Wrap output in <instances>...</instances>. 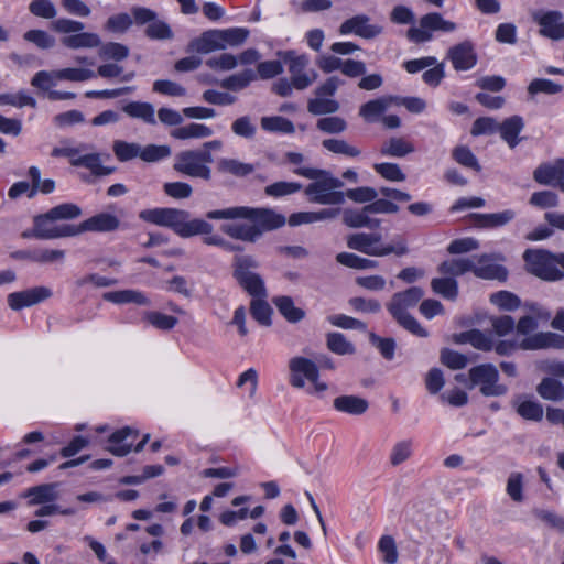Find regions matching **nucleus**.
Wrapping results in <instances>:
<instances>
[{
    "label": "nucleus",
    "mask_w": 564,
    "mask_h": 564,
    "mask_svg": "<svg viewBox=\"0 0 564 564\" xmlns=\"http://www.w3.org/2000/svg\"><path fill=\"white\" fill-rule=\"evenodd\" d=\"M143 221L167 227L182 238L213 232V225L200 218H189V213L184 209L171 207H155L143 209L139 213Z\"/></svg>",
    "instance_id": "1"
},
{
    "label": "nucleus",
    "mask_w": 564,
    "mask_h": 564,
    "mask_svg": "<svg viewBox=\"0 0 564 564\" xmlns=\"http://www.w3.org/2000/svg\"><path fill=\"white\" fill-rule=\"evenodd\" d=\"M296 175L312 180L305 187V195L311 203L319 205H341L345 203V194L339 191L344 183L332 175L329 171L314 167H297Z\"/></svg>",
    "instance_id": "2"
},
{
    "label": "nucleus",
    "mask_w": 564,
    "mask_h": 564,
    "mask_svg": "<svg viewBox=\"0 0 564 564\" xmlns=\"http://www.w3.org/2000/svg\"><path fill=\"white\" fill-rule=\"evenodd\" d=\"M423 296L424 291L421 288H409L402 292L394 293L387 303V310L393 319L405 330L417 337L425 338L429 336L427 330L408 312L409 308L415 307Z\"/></svg>",
    "instance_id": "3"
},
{
    "label": "nucleus",
    "mask_w": 564,
    "mask_h": 564,
    "mask_svg": "<svg viewBox=\"0 0 564 564\" xmlns=\"http://www.w3.org/2000/svg\"><path fill=\"white\" fill-rule=\"evenodd\" d=\"M206 218L210 220L220 219H248L261 231H270L282 227L285 217L270 208H253L248 206H235L224 209L209 210Z\"/></svg>",
    "instance_id": "4"
},
{
    "label": "nucleus",
    "mask_w": 564,
    "mask_h": 564,
    "mask_svg": "<svg viewBox=\"0 0 564 564\" xmlns=\"http://www.w3.org/2000/svg\"><path fill=\"white\" fill-rule=\"evenodd\" d=\"M438 271L442 274L452 276L473 272L476 276L481 279L505 280L507 278L506 269L494 263L491 257L488 254L447 260L441 263Z\"/></svg>",
    "instance_id": "5"
},
{
    "label": "nucleus",
    "mask_w": 564,
    "mask_h": 564,
    "mask_svg": "<svg viewBox=\"0 0 564 564\" xmlns=\"http://www.w3.org/2000/svg\"><path fill=\"white\" fill-rule=\"evenodd\" d=\"M347 247L370 257H397L409 252L406 240L400 236L394 237L389 243L383 242L379 232H356L347 237Z\"/></svg>",
    "instance_id": "6"
},
{
    "label": "nucleus",
    "mask_w": 564,
    "mask_h": 564,
    "mask_svg": "<svg viewBox=\"0 0 564 564\" xmlns=\"http://www.w3.org/2000/svg\"><path fill=\"white\" fill-rule=\"evenodd\" d=\"M85 24L83 22L68 18H59L51 23V29L54 32L65 34L61 43L67 48L78 50L100 46L101 40L99 35L91 32H83Z\"/></svg>",
    "instance_id": "7"
},
{
    "label": "nucleus",
    "mask_w": 564,
    "mask_h": 564,
    "mask_svg": "<svg viewBox=\"0 0 564 564\" xmlns=\"http://www.w3.org/2000/svg\"><path fill=\"white\" fill-rule=\"evenodd\" d=\"M112 151L119 162H128L139 158L145 163L162 161L171 155L169 145L148 144L141 145L138 142H128L124 140H115Z\"/></svg>",
    "instance_id": "8"
},
{
    "label": "nucleus",
    "mask_w": 564,
    "mask_h": 564,
    "mask_svg": "<svg viewBox=\"0 0 564 564\" xmlns=\"http://www.w3.org/2000/svg\"><path fill=\"white\" fill-rule=\"evenodd\" d=\"M469 388L479 387L485 397H500L507 393L508 388L499 383L498 369L492 364H481L469 369Z\"/></svg>",
    "instance_id": "9"
},
{
    "label": "nucleus",
    "mask_w": 564,
    "mask_h": 564,
    "mask_svg": "<svg viewBox=\"0 0 564 564\" xmlns=\"http://www.w3.org/2000/svg\"><path fill=\"white\" fill-rule=\"evenodd\" d=\"M523 258L530 273L549 281L563 278L562 271L557 268V256L543 250H527Z\"/></svg>",
    "instance_id": "10"
},
{
    "label": "nucleus",
    "mask_w": 564,
    "mask_h": 564,
    "mask_svg": "<svg viewBox=\"0 0 564 564\" xmlns=\"http://www.w3.org/2000/svg\"><path fill=\"white\" fill-rule=\"evenodd\" d=\"M56 221L57 220L51 217V213L48 210L44 214L34 216L33 229L30 236L42 240H51L76 236L75 225H57L55 224ZM23 236L29 237V234L24 232Z\"/></svg>",
    "instance_id": "11"
},
{
    "label": "nucleus",
    "mask_w": 564,
    "mask_h": 564,
    "mask_svg": "<svg viewBox=\"0 0 564 564\" xmlns=\"http://www.w3.org/2000/svg\"><path fill=\"white\" fill-rule=\"evenodd\" d=\"M455 29L456 24L444 20L440 13H427L420 19L419 26H412L406 31V37L419 44L431 41L434 31L452 32Z\"/></svg>",
    "instance_id": "12"
},
{
    "label": "nucleus",
    "mask_w": 564,
    "mask_h": 564,
    "mask_svg": "<svg viewBox=\"0 0 564 564\" xmlns=\"http://www.w3.org/2000/svg\"><path fill=\"white\" fill-rule=\"evenodd\" d=\"M279 55L289 64V72L294 88L305 89L317 78V73L314 69L306 70L310 59L305 54H296L293 51H289L279 53Z\"/></svg>",
    "instance_id": "13"
},
{
    "label": "nucleus",
    "mask_w": 564,
    "mask_h": 564,
    "mask_svg": "<svg viewBox=\"0 0 564 564\" xmlns=\"http://www.w3.org/2000/svg\"><path fill=\"white\" fill-rule=\"evenodd\" d=\"M289 383L296 389L305 387V380L316 381L319 378L318 366L313 360L296 356L289 360Z\"/></svg>",
    "instance_id": "14"
},
{
    "label": "nucleus",
    "mask_w": 564,
    "mask_h": 564,
    "mask_svg": "<svg viewBox=\"0 0 564 564\" xmlns=\"http://www.w3.org/2000/svg\"><path fill=\"white\" fill-rule=\"evenodd\" d=\"M532 19L540 26V34L554 41L564 39L563 13L557 10H535Z\"/></svg>",
    "instance_id": "15"
},
{
    "label": "nucleus",
    "mask_w": 564,
    "mask_h": 564,
    "mask_svg": "<svg viewBox=\"0 0 564 564\" xmlns=\"http://www.w3.org/2000/svg\"><path fill=\"white\" fill-rule=\"evenodd\" d=\"M173 169L186 176L210 180L212 170L208 165H203L197 158V151L187 150L180 152L173 165Z\"/></svg>",
    "instance_id": "16"
},
{
    "label": "nucleus",
    "mask_w": 564,
    "mask_h": 564,
    "mask_svg": "<svg viewBox=\"0 0 564 564\" xmlns=\"http://www.w3.org/2000/svg\"><path fill=\"white\" fill-rule=\"evenodd\" d=\"M383 28L378 24H371L370 18L366 14H357L344 21L339 26L341 35L355 34L366 40L379 36Z\"/></svg>",
    "instance_id": "17"
},
{
    "label": "nucleus",
    "mask_w": 564,
    "mask_h": 564,
    "mask_svg": "<svg viewBox=\"0 0 564 564\" xmlns=\"http://www.w3.org/2000/svg\"><path fill=\"white\" fill-rule=\"evenodd\" d=\"M52 295V291L45 286H36L8 295V304L13 311L37 304Z\"/></svg>",
    "instance_id": "18"
},
{
    "label": "nucleus",
    "mask_w": 564,
    "mask_h": 564,
    "mask_svg": "<svg viewBox=\"0 0 564 564\" xmlns=\"http://www.w3.org/2000/svg\"><path fill=\"white\" fill-rule=\"evenodd\" d=\"M447 58L456 70H469L477 64V54L470 41H464L447 51Z\"/></svg>",
    "instance_id": "19"
},
{
    "label": "nucleus",
    "mask_w": 564,
    "mask_h": 564,
    "mask_svg": "<svg viewBox=\"0 0 564 564\" xmlns=\"http://www.w3.org/2000/svg\"><path fill=\"white\" fill-rule=\"evenodd\" d=\"M120 227V220L117 216L109 213L97 214L79 225H75L76 236L86 231L109 232Z\"/></svg>",
    "instance_id": "20"
},
{
    "label": "nucleus",
    "mask_w": 564,
    "mask_h": 564,
    "mask_svg": "<svg viewBox=\"0 0 564 564\" xmlns=\"http://www.w3.org/2000/svg\"><path fill=\"white\" fill-rule=\"evenodd\" d=\"M533 178L541 185L558 187L564 178V159L540 164L533 172Z\"/></svg>",
    "instance_id": "21"
},
{
    "label": "nucleus",
    "mask_w": 564,
    "mask_h": 564,
    "mask_svg": "<svg viewBox=\"0 0 564 564\" xmlns=\"http://www.w3.org/2000/svg\"><path fill=\"white\" fill-rule=\"evenodd\" d=\"M523 350H534L543 348H564V336L555 333H539L533 336L525 337L520 341Z\"/></svg>",
    "instance_id": "22"
},
{
    "label": "nucleus",
    "mask_w": 564,
    "mask_h": 564,
    "mask_svg": "<svg viewBox=\"0 0 564 564\" xmlns=\"http://www.w3.org/2000/svg\"><path fill=\"white\" fill-rule=\"evenodd\" d=\"M188 48L189 51L198 54H208L224 50L220 30H208L203 32L198 37H195L189 42Z\"/></svg>",
    "instance_id": "23"
},
{
    "label": "nucleus",
    "mask_w": 564,
    "mask_h": 564,
    "mask_svg": "<svg viewBox=\"0 0 564 564\" xmlns=\"http://www.w3.org/2000/svg\"><path fill=\"white\" fill-rule=\"evenodd\" d=\"M457 344H470L474 348L482 351H490L495 346L492 334L479 329L463 332L455 337Z\"/></svg>",
    "instance_id": "24"
},
{
    "label": "nucleus",
    "mask_w": 564,
    "mask_h": 564,
    "mask_svg": "<svg viewBox=\"0 0 564 564\" xmlns=\"http://www.w3.org/2000/svg\"><path fill=\"white\" fill-rule=\"evenodd\" d=\"M333 406L336 411L341 413L349 415H361L367 412L369 403L361 397L346 394L335 398L333 401Z\"/></svg>",
    "instance_id": "25"
},
{
    "label": "nucleus",
    "mask_w": 564,
    "mask_h": 564,
    "mask_svg": "<svg viewBox=\"0 0 564 564\" xmlns=\"http://www.w3.org/2000/svg\"><path fill=\"white\" fill-rule=\"evenodd\" d=\"M370 215V212L366 210V206L360 210L345 209L343 212V221L350 228L376 229L380 226L381 220L378 218H371Z\"/></svg>",
    "instance_id": "26"
},
{
    "label": "nucleus",
    "mask_w": 564,
    "mask_h": 564,
    "mask_svg": "<svg viewBox=\"0 0 564 564\" xmlns=\"http://www.w3.org/2000/svg\"><path fill=\"white\" fill-rule=\"evenodd\" d=\"M523 128V118L516 115L505 119L501 123H499L498 132L500 133L501 139L507 142L511 149H514L521 141L519 134Z\"/></svg>",
    "instance_id": "27"
},
{
    "label": "nucleus",
    "mask_w": 564,
    "mask_h": 564,
    "mask_svg": "<svg viewBox=\"0 0 564 564\" xmlns=\"http://www.w3.org/2000/svg\"><path fill=\"white\" fill-rule=\"evenodd\" d=\"M473 225L479 228H494L500 227L510 223L514 217L516 213L511 209H506L499 213L492 214H470Z\"/></svg>",
    "instance_id": "28"
},
{
    "label": "nucleus",
    "mask_w": 564,
    "mask_h": 564,
    "mask_svg": "<svg viewBox=\"0 0 564 564\" xmlns=\"http://www.w3.org/2000/svg\"><path fill=\"white\" fill-rule=\"evenodd\" d=\"M138 436V431L129 426L113 432L109 437L108 451L116 456H126L131 451L132 443L128 438Z\"/></svg>",
    "instance_id": "29"
},
{
    "label": "nucleus",
    "mask_w": 564,
    "mask_h": 564,
    "mask_svg": "<svg viewBox=\"0 0 564 564\" xmlns=\"http://www.w3.org/2000/svg\"><path fill=\"white\" fill-rule=\"evenodd\" d=\"M399 97L383 96L370 100L359 108V116L367 122L376 121Z\"/></svg>",
    "instance_id": "30"
},
{
    "label": "nucleus",
    "mask_w": 564,
    "mask_h": 564,
    "mask_svg": "<svg viewBox=\"0 0 564 564\" xmlns=\"http://www.w3.org/2000/svg\"><path fill=\"white\" fill-rule=\"evenodd\" d=\"M56 488L57 484L54 482L33 486L23 494V497L29 498L30 506L48 503L57 499Z\"/></svg>",
    "instance_id": "31"
},
{
    "label": "nucleus",
    "mask_w": 564,
    "mask_h": 564,
    "mask_svg": "<svg viewBox=\"0 0 564 564\" xmlns=\"http://www.w3.org/2000/svg\"><path fill=\"white\" fill-rule=\"evenodd\" d=\"M220 229L229 237L247 242H254L261 237V231L252 224H224Z\"/></svg>",
    "instance_id": "32"
},
{
    "label": "nucleus",
    "mask_w": 564,
    "mask_h": 564,
    "mask_svg": "<svg viewBox=\"0 0 564 564\" xmlns=\"http://www.w3.org/2000/svg\"><path fill=\"white\" fill-rule=\"evenodd\" d=\"M74 166H83L88 169L96 176H106L111 174L115 169L104 166L101 155L99 153H87L79 155L70 161Z\"/></svg>",
    "instance_id": "33"
},
{
    "label": "nucleus",
    "mask_w": 564,
    "mask_h": 564,
    "mask_svg": "<svg viewBox=\"0 0 564 564\" xmlns=\"http://www.w3.org/2000/svg\"><path fill=\"white\" fill-rule=\"evenodd\" d=\"M104 299L115 304L135 303L138 305H150V300L138 290L111 291L104 294Z\"/></svg>",
    "instance_id": "34"
},
{
    "label": "nucleus",
    "mask_w": 564,
    "mask_h": 564,
    "mask_svg": "<svg viewBox=\"0 0 564 564\" xmlns=\"http://www.w3.org/2000/svg\"><path fill=\"white\" fill-rule=\"evenodd\" d=\"M124 113L131 118L140 119L148 124H155V110L149 102L131 101L123 107Z\"/></svg>",
    "instance_id": "35"
},
{
    "label": "nucleus",
    "mask_w": 564,
    "mask_h": 564,
    "mask_svg": "<svg viewBox=\"0 0 564 564\" xmlns=\"http://www.w3.org/2000/svg\"><path fill=\"white\" fill-rule=\"evenodd\" d=\"M217 170L223 174L243 177L254 172V165L236 159L223 158L217 162Z\"/></svg>",
    "instance_id": "36"
},
{
    "label": "nucleus",
    "mask_w": 564,
    "mask_h": 564,
    "mask_svg": "<svg viewBox=\"0 0 564 564\" xmlns=\"http://www.w3.org/2000/svg\"><path fill=\"white\" fill-rule=\"evenodd\" d=\"M213 129L203 123H189L187 126L175 128L171 131V135L178 140L203 139L210 137Z\"/></svg>",
    "instance_id": "37"
},
{
    "label": "nucleus",
    "mask_w": 564,
    "mask_h": 564,
    "mask_svg": "<svg viewBox=\"0 0 564 564\" xmlns=\"http://www.w3.org/2000/svg\"><path fill=\"white\" fill-rule=\"evenodd\" d=\"M539 395L549 401L564 400V384L554 378H544L536 387Z\"/></svg>",
    "instance_id": "38"
},
{
    "label": "nucleus",
    "mask_w": 564,
    "mask_h": 564,
    "mask_svg": "<svg viewBox=\"0 0 564 564\" xmlns=\"http://www.w3.org/2000/svg\"><path fill=\"white\" fill-rule=\"evenodd\" d=\"M257 79V74L253 69L247 68L240 73L230 75L220 82V86L225 89L239 91L245 89Z\"/></svg>",
    "instance_id": "39"
},
{
    "label": "nucleus",
    "mask_w": 564,
    "mask_h": 564,
    "mask_svg": "<svg viewBox=\"0 0 564 564\" xmlns=\"http://www.w3.org/2000/svg\"><path fill=\"white\" fill-rule=\"evenodd\" d=\"M273 303L281 315L290 323H297L305 317V312L296 307L290 296H278L273 299Z\"/></svg>",
    "instance_id": "40"
},
{
    "label": "nucleus",
    "mask_w": 564,
    "mask_h": 564,
    "mask_svg": "<svg viewBox=\"0 0 564 564\" xmlns=\"http://www.w3.org/2000/svg\"><path fill=\"white\" fill-rule=\"evenodd\" d=\"M234 272L232 275L238 283L246 280L248 276L253 275L254 269L258 268V262L251 256H236L234 258Z\"/></svg>",
    "instance_id": "41"
},
{
    "label": "nucleus",
    "mask_w": 564,
    "mask_h": 564,
    "mask_svg": "<svg viewBox=\"0 0 564 564\" xmlns=\"http://www.w3.org/2000/svg\"><path fill=\"white\" fill-rule=\"evenodd\" d=\"M380 152L387 156L403 158L414 152V147L403 138H391L383 143Z\"/></svg>",
    "instance_id": "42"
},
{
    "label": "nucleus",
    "mask_w": 564,
    "mask_h": 564,
    "mask_svg": "<svg viewBox=\"0 0 564 564\" xmlns=\"http://www.w3.org/2000/svg\"><path fill=\"white\" fill-rule=\"evenodd\" d=\"M431 288L446 300L454 301L458 295V284L453 278H435L431 281Z\"/></svg>",
    "instance_id": "43"
},
{
    "label": "nucleus",
    "mask_w": 564,
    "mask_h": 564,
    "mask_svg": "<svg viewBox=\"0 0 564 564\" xmlns=\"http://www.w3.org/2000/svg\"><path fill=\"white\" fill-rule=\"evenodd\" d=\"M517 413L524 420L539 422L543 419V406L532 400H518L514 402Z\"/></svg>",
    "instance_id": "44"
},
{
    "label": "nucleus",
    "mask_w": 564,
    "mask_h": 564,
    "mask_svg": "<svg viewBox=\"0 0 564 564\" xmlns=\"http://www.w3.org/2000/svg\"><path fill=\"white\" fill-rule=\"evenodd\" d=\"M339 102L328 97L316 96L307 102V110L315 116L328 115L338 111Z\"/></svg>",
    "instance_id": "45"
},
{
    "label": "nucleus",
    "mask_w": 564,
    "mask_h": 564,
    "mask_svg": "<svg viewBox=\"0 0 564 564\" xmlns=\"http://www.w3.org/2000/svg\"><path fill=\"white\" fill-rule=\"evenodd\" d=\"M336 261L341 265L357 270L375 269L378 265V262L375 260L362 258L350 252L338 253L336 256Z\"/></svg>",
    "instance_id": "46"
},
{
    "label": "nucleus",
    "mask_w": 564,
    "mask_h": 564,
    "mask_svg": "<svg viewBox=\"0 0 564 564\" xmlns=\"http://www.w3.org/2000/svg\"><path fill=\"white\" fill-rule=\"evenodd\" d=\"M261 128L268 132H280L285 134H291L295 131L293 122L280 116L262 117Z\"/></svg>",
    "instance_id": "47"
},
{
    "label": "nucleus",
    "mask_w": 564,
    "mask_h": 564,
    "mask_svg": "<svg viewBox=\"0 0 564 564\" xmlns=\"http://www.w3.org/2000/svg\"><path fill=\"white\" fill-rule=\"evenodd\" d=\"M326 345L332 352L337 355H352L356 351L355 346L341 333L327 334Z\"/></svg>",
    "instance_id": "48"
},
{
    "label": "nucleus",
    "mask_w": 564,
    "mask_h": 564,
    "mask_svg": "<svg viewBox=\"0 0 564 564\" xmlns=\"http://www.w3.org/2000/svg\"><path fill=\"white\" fill-rule=\"evenodd\" d=\"M250 312L252 317L261 325H271L272 310L265 297H253L250 304Z\"/></svg>",
    "instance_id": "49"
},
{
    "label": "nucleus",
    "mask_w": 564,
    "mask_h": 564,
    "mask_svg": "<svg viewBox=\"0 0 564 564\" xmlns=\"http://www.w3.org/2000/svg\"><path fill=\"white\" fill-rule=\"evenodd\" d=\"M28 258L29 260L40 264L63 262L65 251L59 249H36L29 252Z\"/></svg>",
    "instance_id": "50"
},
{
    "label": "nucleus",
    "mask_w": 564,
    "mask_h": 564,
    "mask_svg": "<svg viewBox=\"0 0 564 564\" xmlns=\"http://www.w3.org/2000/svg\"><path fill=\"white\" fill-rule=\"evenodd\" d=\"M322 145L327 151L335 154H343L346 156L355 158L360 154V150L343 139H325Z\"/></svg>",
    "instance_id": "51"
},
{
    "label": "nucleus",
    "mask_w": 564,
    "mask_h": 564,
    "mask_svg": "<svg viewBox=\"0 0 564 564\" xmlns=\"http://www.w3.org/2000/svg\"><path fill=\"white\" fill-rule=\"evenodd\" d=\"M29 11L34 17L53 21L57 15V9L52 0H32L29 3Z\"/></svg>",
    "instance_id": "52"
},
{
    "label": "nucleus",
    "mask_w": 564,
    "mask_h": 564,
    "mask_svg": "<svg viewBox=\"0 0 564 564\" xmlns=\"http://www.w3.org/2000/svg\"><path fill=\"white\" fill-rule=\"evenodd\" d=\"M220 36L224 50L227 46L236 47L246 42L249 36V30L246 28H229L220 30Z\"/></svg>",
    "instance_id": "53"
},
{
    "label": "nucleus",
    "mask_w": 564,
    "mask_h": 564,
    "mask_svg": "<svg viewBox=\"0 0 564 564\" xmlns=\"http://www.w3.org/2000/svg\"><path fill=\"white\" fill-rule=\"evenodd\" d=\"M129 52L128 46L117 42H109L104 45L100 44L99 56L102 59L120 62L129 56Z\"/></svg>",
    "instance_id": "54"
},
{
    "label": "nucleus",
    "mask_w": 564,
    "mask_h": 564,
    "mask_svg": "<svg viewBox=\"0 0 564 564\" xmlns=\"http://www.w3.org/2000/svg\"><path fill=\"white\" fill-rule=\"evenodd\" d=\"M231 131L237 137L251 140L256 137L257 126L249 116H241L231 123Z\"/></svg>",
    "instance_id": "55"
},
{
    "label": "nucleus",
    "mask_w": 564,
    "mask_h": 564,
    "mask_svg": "<svg viewBox=\"0 0 564 564\" xmlns=\"http://www.w3.org/2000/svg\"><path fill=\"white\" fill-rule=\"evenodd\" d=\"M490 302L503 311H513L521 304L520 299L509 291H499L490 295Z\"/></svg>",
    "instance_id": "56"
},
{
    "label": "nucleus",
    "mask_w": 564,
    "mask_h": 564,
    "mask_svg": "<svg viewBox=\"0 0 564 564\" xmlns=\"http://www.w3.org/2000/svg\"><path fill=\"white\" fill-rule=\"evenodd\" d=\"M133 24L129 13H117L109 17L105 23V30L111 33H124Z\"/></svg>",
    "instance_id": "57"
},
{
    "label": "nucleus",
    "mask_w": 564,
    "mask_h": 564,
    "mask_svg": "<svg viewBox=\"0 0 564 564\" xmlns=\"http://www.w3.org/2000/svg\"><path fill=\"white\" fill-rule=\"evenodd\" d=\"M412 455V442L410 440H403L397 442L389 455V460L392 466H399L408 460Z\"/></svg>",
    "instance_id": "58"
},
{
    "label": "nucleus",
    "mask_w": 564,
    "mask_h": 564,
    "mask_svg": "<svg viewBox=\"0 0 564 564\" xmlns=\"http://www.w3.org/2000/svg\"><path fill=\"white\" fill-rule=\"evenodd\" d=\"M23 39L41 50H48L55 45L54 36L43 30H29L23 34Z\"/></svg>",
    "instance_id": "59"
},
{
    "label": "nucleus",
    "mask_w": 564,
    "mask_h": 564,
    "mask_svg": "<svg viewBox=\"0 0 564 564\" xmlns=\"http://www.w3.org/2000/svg\"><path fill=\"white\" fill-rule=\"evenodd\" d=\"M145 35L151 40H170L173 37V32L167 23L155 18L145 28Z\"/></svg>",
    "instance_id": "60"
},
{
    "label": "nucleus",
    "mask_w": 564,
    "mask_h": 564,
    "mask_svg": "<svg viewBox=\"0 0 564 564\" xmlns=\"http://www.w3.org/2000/svg\"><path fill=\"white\" fill-rule=\"evenodd\" d=\"M206 65L214 70L228 72L237 67L238 58L230 53H223L208 58Z\"/></svg>",
    "instance_id": "61"
},
{
    "label": "nucleus",
    "mask_w": 564,
    "mask_h": 564,
    "mask_svg": "<svg viewBox=\"0 0 564 564\" xmlns=\"http://www.w3.org/2000/svg\"><path fill=\"white\" fill-rule=\"evenodd\" d=\"M55 220H72L82 215V209L73 203L59 204L48 210Z\"/></svg>",
    "instance_id": "62"
},
{
    "label": "nucleus",
    "mask_w": 564,
    "mask_h": 564,
    "mask_svg": "<svg viewBox=\"0 0 564 564\" xmlns=\"http://www.w3.org/2000/svg\"><path fill=\"white\" fill-rule=\"evenodd\" d=\"M144 319L158 329L170 330L177 324V318L160 312H147Z\"/></svg>",
    "instance_id": "63"
},
{
    "label": "nucleus",
    "mask_w": 564,
    "mask_h": 564,
    "mask_svg": "<svg viewBox=\"0 0 564 564\" xmlns=\"http://www.w3.org/2000/svg\"><path fill=\"white\" fill-rule=\"evenodd\" d=\"M316 127L325 133L338 134L347 129V122L345 119L336 116L324 117L317 120Z\"/></svg>",
    "instance_id": "64"
}]
</instances>
